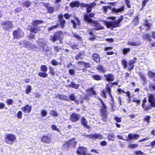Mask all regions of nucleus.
I'll use <instances>...</instances> for the list:
<instances>
[{
  "instance_id": "f257e3e1",
  "label": "nucleus",
  "mask_w": 155,
  "mask_h": 155,
  "mask_svg": "<svg viewBox=\"0 0 155 155\" xmlns=\"http://www.w3.org/2000/svg\"><path fill=\"white\" fill-rule=\"evenodd\" d=\"M84 19L87 22L91 23L92 24V26L94 27V29L95 30H100L103 29L104 28L97 22L93 21L91 18L89 17L87 14L84 15Z\"/></svg>"
},
{
  "instance_id": "f03ea898",
  "label": "nucleus",
  "mask_w": 155,
  "mask_h": 155,
  "mask_svg": "<svg viewBox=\"0 0 155 155\" xmlns=\"http://www.w3.org/2000/svg\"><path fill=\"white\" fill-rule=\"evenodd\" d=\"M123 16H121V17L117 20L112 21H104V23L107 27H117L120 26V23L123 20Z\"/></svg>"
},
{
  "instance_id": "7ed1b4c3",
  "label": "nucleus",
  "mask_w": 155,
  "mask_h": 155,
  "mask_svg": "<svg viewBox=\"0 0 155 155\" xmlns=\"http://www.w3.org/2000/svg\"><path fill=\"white\" fill-rule=\"evenodd\" d=\"M5 139L6 143L12 145L16 140V137L14 135L8 134L5 136Z\"/></svg>"
},
{
  "instance_id": "20e7f679",
  "label": "nucleus",
  "mask_w": 155,
  "mask_h": 155,
  "mask_svg": "<svg viewBox=\"0 0 155 155\" xmlns=\"http://www.w3.org/2000/svg\"><path fill=\"white\" fill-rule=\"evenodd\" d=\"M12 35L14 39H18L23 37L24 33L21 29L18 28L14 30L13 32Z\"/></svg>"
},
{
  "instance_id": "39448f33",
  "label": "nucleus",
  "mask_w": 155,
  "mask_h": 155,
  "mask_svg": "<svg viewBox=\"0 0 155 155\" xmlns=\"http://www.w3.org/2000/svg\"><path fill=\"white\" fill-rule=\"evenodd\" d=\"M96 5V4L94 2L90 4H87L84 3H81L80 5L82 7H87V12L89 13L92 11V8L94 7Z\"/></svg>"
},
{
  "instance_id": "423d86ee",
  "label": "nucleus",
  "mask_w": 155,
  "mask_h": 155,
  "mask_svg": "<svg viewBox=\"0 0 155 155\" xmlns=\"http://www.w3.org/2000/svg\"><path fill=\"white\" fill-rule=\"evenodd\" d=\"M77 143V142L75 141L74 138L72 139L69 141L66 142L64 145L68 147H74Z\"/></svg>"
},
{
  "instance_id": "0eeeda50",
  "label": "nucleus",
  "mask_w": 155,
  "mask_h": 155,
  "mask_svg": "<svg viewBox=\"0 0 155 155\" xmlns=\"http://www.w3.org/2000/svg\"><path fill=\"white\" fill-rule=\"evenodd\" d=\"M148 101L150 103V106L152 107H155V98L153 95L151 94H149L148 95Z\"/></svg>"
},
{
  "instance_id": "6e6552de",
  "label": "nucleus",
  "mask_w": 155,
  "mask_h": 155,
  "mask_svg": "<svg viewBox=\"0 0 155 155\" xmlns=\"http://www.w3.org/2000/svg\"><path fill=\"white\" fill-rule=\"evenodd\" d=\"M62 35L63 33L62 31L57 32L54 34L53 36H51V39L53 42H54L57 40L60 39V38Z\"/></svg>"
},
{
  "instance_id": "1a4fd4ad",
  "label": "nucleus",
  "mask_w": 155,
  "mask_h": 155,
  "mask_svg": "<svg viewBox=\"0 0 155 155\" xmlns=\"http://www.w3.org/2000/svg\"><path fill=\"white\" fill-rule=\"evenodd\" d=\"M87 149L84 147H80L77 150V153L78 155H86Z\"/></svg>"
},
{
  "instance_id": "9d476101",
  "label": "nucleus",
  "mask_w": 155,
  "mask_h": 155,
  "mask_svg": "<svg viewBox=\"0 0 155 155\" xmlns=\"http://www.w3.org/2000/svg\"><path fill=\"white\" fill-rule=\"evenodd\" d=\"M2 26L4 29L6 30H8L10 28H12L13 25L12 23L10 21H7L3 22L2 24Z\"/></svg>"
},
{
  "instance_id": "9b49d317",
  "label": "nucleus",
  "mask_w": 155,
  "mask_h": 155,
  "mask_svg": "<svg viewBox=\"0 0 155 155\" xmlns=\"http://www.w3.org/2000/svg\"><path fill=\"white\" fill-rule=\"evenodd\" d=\"M125 9V6H122L119 8H114L112 9L111 10L113 13L114 14L121 13L123 12Z\"/></svg>"
},
{
  "instance_id": "f8f14e48",
  "label": "nucleus",
  "mask_w": 155,
  "mask_h": 155,
  "mask_svg": "<svg viewBox=\"0 0 155 155\" xmlns=\"http://www.w3.org/2000/svg\"><path fill=\"white\" fill-rule=\"evenodd\" d=\"M28 29L31 32L34 33H36L38 32L41 31V29L40 27L38 26H35L32 27L29 25L28 27Z\"/></svg>"
},
{
  "instance_id": "ddd939ff",
  "label": "nucleus",
  "mask_w": 155,
  "mask_h": 155,
  "mask_svg": "<svg viewBox=\"0 0 155 155\" xmlns=\"http://www.w3.org/2000/svg\"><path fill=\"white\" fill-rule=\"evenodd\" d=\"M19 43V44L21 45H22L24 47L28 48L30 49L31 48V43L29 42L26 41L25 40L21 41Z\"/></svg>"
},
{
  "instance_id": "4468645a",
  "label": "nucleus",
  "mask_w": 155,
  "mask_h": 155,
  "mask_svg": "<svg viewBox=\"0 0 155 155\" xmlns=\"http://www.w3.org/2000/svg\"><path fill=\"white\" fill-rule=\"evenodd\" d=\"M80 117V115L79 114L74 113L71 116L70 120L73 122H76L79 120Z\"/></svg>"
},
{
  "instance_id": "2eb2a0df",
  "label": "nucleus",
  "mask_w": 155,
  "mask_h": 155,
  "mask_svg": "<svg viewBox=\"0 0 155 155\" xmlns=\"http://www.w3.org/2000/svg\"><path fill=\"white\" fill-rule=\"evenodd\" d=\"M31 106L27 104L25 107H21V109L25 113H29L31 112Z\"/></svg>"
},
{
  "instance_id": "dca6fc26",
  "label": "nucleus",
  "mask_w": 155,
  "mask_h": 155,
  "mask_svg": "<svg viewBox=\"0 0 155 155\" xmlns=\"http://www.w3.org/2000/svg\"><path fill=\"white\" fill-rule=\"evenodd\" d=\"M47 9L48 12L50 13H52L54 11V8L50 5L49 4L45 3L43 4Z\"/></svg>"
},
{
  "instance_id": "f3484780",
  "label": "nucleus",
  "mask_w": 155,
  "mask_h": 155,
  "mask_svg": "<svg viewBox=\"0 0 155 155\" xmlns=\"http://www.w3.org/2000/svg\"><path fill=\"white\" fill-rule=\"evenodd\" d=\"M91 138L93 139H101L103 138L102 135L99 134L95 133L94 134H91L90 136Z\"/></svg>"
},
{
  "instance_id": "a211bd4d",
  "label": "nucleus",
  "mask_w": 155,
  "mask_h": 155,
  "mask_svg": "<svg viewBox=\"0 0 155 155\" xmlns=\"http://www.w3.org/2000/svg\"><path fill=\"white\" fill-rule=\"evenodd\" d=\"M139 136V135L137 134H129L128 135V137H126L127 138L128 137V139L130 140L132 139L136 140L138 138Z\"/></svg>"
},
{
  "instance_id": "6ab92c4d",
  "label": "nucleus",
  "mask_w": 155,
  "mask_h": 155,
  "mask_svg": "<svg viewBox=\"0 0 155 155\" xmlns=\"http://www.w3.org/2000/svg\"><path fill=\"white\" fill-rule=\"evenodd\" d=\"M106 79L108 81H113L114 79V76L112 74H107L104 75Z\"/></svg>"
},
{
  "instance_id": "aec40b11",
  "label": "nucleus",
  "mask_w": 155,
  "mask_h": 155,
  "mask_svg": "<svg viewBox=\"0 0 155 155\" xmlns=\"http://www.w3.org/2000/svg\"><path fill=\"white\" fill-rule=\"evenodd\" d=\"M41 141L47 143H50L51 142L50 137L46 135L44 136L41 138Z\"/></svg>"
},
{
  "instance_id": "412c9836",
  "label": "nucleus",
  "mask_w": 155,
  "mask_h": 155,
  "mask_svg": "<svg viewBox=\"0 0 155 155\" xmlns=\"http://www.w3.org/2000/svg\"><path fill=\"white\" fill-rule=\"evenodd\" d=\"M81 123L82 125L85 127L87 129H89L90 127L87 124V121L84 117H82L81 119Z\"/></svg>"
},
{
  "instance_id": "4be33fe9",
  "label": "nucleus",
  "mask_w": 155,
  "mask_h": 155,
  "mask_svg": "<svg viewBox=\"0 0 155 155\" xmlns=\"http://www.w3.org/2000/svg\"><path fill=\"white\" fill-rule=\"evenodd\" d=\"M37 42L39 46L42 47L43 48H44L46 44V41L43 39L40 40Z\"/></svg>"
},
{
  "instance_id": "5701e85b",
  "label": "nucleus",
  "mask_w": 155,
  "mask_h": 155,
  "mask_svg": "<svg viewBox=\"0 0 155 155\" xmlns=\"http://www.w3.org/2000/svg\"><path fill=\"white\" fill-rule=\"evenodd\" d=\"M68 86L70 87L77 89H78V88L79 87L80 84H76L74 82H71L70 83V84Z\"/></svg>"
},
{
  "instance_id": "b1692460",
  "label": "nucleus",
  "mask_w": 155,
  "mask_h": 155,
  "mask_svg": "<svg viewBox=\"0 0 155 155\" xmlns=\"http://www.w3.org/2000/svg\"><path fill=\"white\" fill-rule=\"evenodd\" d=\"M128 44L133 46H137L140 45V43L138 41H129Z\"/></svg>"
},
{
  "instance_id": "393cba45",
  "label": "nucleus",
  "mask_w": 155,
  "mask_h": 155,
  "mask_svg": "<svg viewBox=\"0 0 155 155\" xmlns=\"http://www.w3.org/2000/svg\"><path fill=\"white\" fill-rule=\"evenodd\" d=\"M94 60L96 62L98 63L100 61V57L97 54H94L93 56Z\"/></svg>"
},
{
  "instance_id": "a878e982",
  "label": "nucleus",
  "mask_w": 155,
  "mask_h": 155,
  "mask_svg": "<svg viewBox=\"0 0 155 155\" xmlns=\"http://www.w3.org/2000/svg\"><path fill=\"white\" fill-rule=\"evenodd\" d=\"M56 97H58L61 100H63L65 101L68 100V98L67 97L62 94H58L56 95Z\"/></svg>"
},
{
  "instance_id": "bb28decb",
  "label": "nucleus",
  "mask_w": 155,
  "mask_h": 155,
  "mask_svg": "<svg viewBox=\"0 0 155 155\" xmlns=\"http://www.w3.org/2000/svg\"><path fill=\"white\" fill-rule=\"evenodd\" d=\"M80 3L78 1H75L73 2L70 3V5L71 8H74V7H79L80 6Z\"/></svg>"
},
{
  "instance_id": "cd10ccee",
  "label": "nucleus",
  "mask_w": 155,
  "mask_h": 155,
  "mask_svg": "<svg viewBox=\"0 0 155 155\" xmlns=\"http://www.w3.org/2000/svg\"><path fill=\"white\" fill-rule=\"evenodd\" d=\"M142 107L145 110H150L151 109V106L149 105L146 106L145 104L143 102L142 105Z\"/></svg>"
},
{
  "instance_id": "c85d7f7f",
  "label": "nucleus",
  "mask_w": 155,
  "mask_h": 155,
  "mask_svg": "<svg viewBox=\"0 0 155 155\" xmlns=\"http://www.w3.org/2000/svg\"><path fill=\"white\" fill-rule=\"evenodd\" d=\"M44 22V21L42 20H34L32 22V25L35 26H37L39 24H42Z\"/></svg>"
},
{
  "instance_id": "c756f323",
  "label": "nucleus",
  "mask_w": 155,
  "mask_h": 155,
  "mask_svg": "<svg viewBox=\"0 0 155 155\" xmlns=\"http://www.w3.org/2000/svg\"><path fill=\"white\" fill-rule=\"evenodd\" d=\"M92 78L97 81H99L102 79V77L99 75L96 74L92 76Z\"/></svg>"
},
{
  "instance_id": "7c9ffc66",
  "label": "nucleus",
  "mask_w": 155,
  "mask_h": 155,
  "mask_svg": "<svg viewBox=\"0 0 155 155\" xmlns=\"http://www.w3.org/2000/svg\"><path fill=\"white\" fill-rule=\"evenodd\" d=\"M31 3L29 1H26L23 3L22 5L23 6L28 8L30 5Z\"/></svg>"
},
{
  "instance_id": "2f4dec72",
  "label": "nucleus",
  "mask_w": 155,
  "mask_h": 155,
  "mask_svg": "<svg viewBox=\"0 0 155 155\" xmlns=\"http://www.w3.org/2000/svg\"><path fill=\"white\" fill-rule=\"evenodd\" d=\"M144 25L145 26L148 27V28H147V30H149L150 28L151 27V24L148 22V20H146L144 21Z\"/></svg>"
},
{
  "instance_id": "473e14b6",
  "label": "nucleus",
  "mask_w": 155,
  "mask_h": 155,
  "mask_svg": "<svg viewBox=\"0 0 155 155\" xmlns=\"http://www.w3.org/2000/svg\"><path fill=\"white\" fill-rule=\"evenodd\" d=\"M148 75L149 78L155 77V73L151 71H149L148 73Z\"/></svg>"
},
{
  "instance_id": "72a5a7b5",
  "label": "nucleus",
  "mask_w": 155,
  "mask_h": 155,
  "mask_svg": "<svg viewBox=\"0 0 155 155\" xmlns=\"http://www.w3.org/2000/svg\"><path fill=\"white\" fill-rule=\"evenodd\" d=\"M106 90H107V91L108 92V93L110 95V96L111 97L112 99V96L111 95V90L110 88V86L109 85V84H107L106 86Z\"/></svg>"
},
{
  "instance_id": "f704fd0d",
  "label": "nucleus",
  "mask_w": 155,
  "mask_h": 155,
  "mask_svg": "<svg viewBox=\"0 0 155 155\" xmlns=\"http://www.w3.org/2000/svg\"><path fill=\"white\" fill-rule=\"evenodd\" d=\"M83 53L82 52H80L79 53L77 54L75 57L76 59L77 60H78L80 59H82L83 57Z\"/></svg>"
},
{
  "instance_id": "c9c22d12",
  "label": "nucleus",
  "mask_w": 155,
  "mask_h": 155,
  "mask_svg": "<svg viewBox=\"0 0 155 155\" xmlns=\"http://www.w3.org/2000/svg\"><path fill=\"white\" fill-rule=\"evenodd\" d=\"M69 97L71 100L74 101L76 103L78 102V101L76 99L75 96L74 94H70L69 95Z\"/></svg>"
},
{
  "instance_id": "e433bc0d",
  "label": "nucleus",
  "mask_w": 155,
  "mask_h": 155,
  "mask_svg": "<svg viewBox=\"0 0 155 155\" xmlns=\"http://www.w3.org/2000/svg\"><path fill=\"white\" fill-rule=\"evenodd\" d=\"M41 70L43 72H46L48 70L47 67L45 65H42L40 68Z\"/></svg>"
},
{
  "instance_id": "4c0bfd02",
  "label": "nucleus",
  "mask_w": 155,
  "mask_h": 155,
  "mask_svg": "<svg viewBox=\"0 0 155 155\" xmlns=\"http://www.w3.org/2000/svg\"><path fill=\"white\" fill-rule=\"evenodd\" d=\"M122 64L123 65L124 68H126L127 67V61L125 59L123 58L121 62Z\"/></svg>"
},
{
  "instance_id": "58836bf2",
  "label": "nucleus",
  "mask_w": 155,
  "mask_h": 155,
  "mask_svg": "<svg viewBox=\"0 0 155 155\" xmlns=\"http://www.w3.org/2000/svg\"><path fill=\"white\" fill-rule=\"evenodd\" d=\"M139 18H138V16H136L135 18L133 21V23L135 25H138L139 24L138 22V20H139Z\"/></svg>"
},
{
  "instance_id": "ea45409f",
  "label": "nucleus",
  "mask_w": 155,
  "mask_h": 155,
  "mask_svg": "<svg viewBox=\"0 0 155 155\" xmlns=\"http://www.w3.org/2000/svg\"><path fill=\"white\" fill-rule=\"evenodd\" d=\"M54 51L56 52H58L62 49V47L58 46H55L54 47Z\"/></svg>"
},
{
  "instance_id": "a19ab883",
  "label": "nucleus",
  "mask_w": 155,
  "mask_h": 155,
  "mask_svg": "<svg viewBox=\"0 0 155 155\" xmlns=\"http://www.w3.org/2000/svg\"><path fill=\"white\" fill-rule=\"evenodd\" d=\"M38 75L42 78H46L48 76V74L45 72H39L38 74Z\"/></svg>"
},
{
  "instance_id": "79ce46f5",
  "label": "nucleus",
  "mask_w": 155,
  "mask_h": 155,
  "mask_svg": "<svg viewBox=\"0 0 155 155\" xmlns=\"http://www.w3.org/2000/svg\"><path fill=\"white\" fill-rule=\"evenodd\" d=\"M50 114L52 116L54 117H57L58 116V113L55 110H51L50 112Z\"/></svg>"
},
{
  "instance_id": "37998d69",
  "label": "nucleus",
  "mask_w": 155,
  "mask_h": 155,
  "mask_svg": "<svg viewBox=\"0 0 155 155\" xmlns=\"http://www.w3.org/2000/svg\"><path fill=\"white\" fill-rule=\"evenodd\" d=\"M59 21L60 22V26L61 28H63L64 26V25L65 23V21L63 19H61Z\"/></svg>"
},
{
  "instance_id": "c03bdc74",
  "label": "nucleus",
  "mask_w": 155,
  "mask_h": 155,
  "mask_svg": "<svg viewBox=\"0 0 155 155\" xmlns=\"http://www.w3.org/2000/svg\"><path fill=\"white\" fill-rule=\"evenodd\" d=\"M97 69L99 71H101L102 72H104L106 71V70L105 69H104L103 67L101 65L99 66Z\"/></svg>"
},
{
  "instance_id": "a18cd8bd",
  "label": "nucleus",
  "mask_w": 155,
  "mask_h": 155,
  "mask_svg": "<svg viewBox=\"0 0 155 155\" xmlns=\"http://www.w3.org/2000/svg\"><path fill=\"white\" fill-rule=\"evenodd\" d=\"M107 138L109 140L113 141L115 138V136L113 134H109Z\"/></svg>"
},
{
  "instance_id": "49530a36",
  "label": "nucleus",
  "mask_w": 155,
  "mask_h": 155,
  "mask_svg": "<svg viewBox=\"0 0 155 155\" xmlns=\"http://www.w3.org/2000/svg\"><path fill=\"white\" fill-rule=\"evenodd\" d=\"M139 76H140L141 79L143 80L144 81H145L146 80V78L145 76L142 73H139Z\"/></svg>"
},
{
  "instance_id": "de8ad7c7",
  "label": "nucleus",
  "mask_w": 155,
  "mask_h": 155,
  "mask_svg": "<svg viewBox=\"0 0 155 155\" xmlns=\"http://www.w3.org/2000/svg\"><path fill=\"white\" fill-rule=\"evenodd\" d=\"M31 86L30 85H28L27 86V88L26 91V94H28L31 91Z\"/></svg>"
},
{
  "instance_id": "09e8293b",
  "label": "nucleus",
  "mask_w": 155,
  "mask_h": 155,
  "mask_svg": "<svg viewBox=\"0 0 155 155\" xmlns=\"http://www.w3.org/2000/svg\"><path fill=\"white\" fill-rule=\"evenodd\" d=\"M51 64L54 66H56L58 65V64L61 65V63H59L56 60L54 59L53 60L51 61Z\"/></svg>"
},
{
  "instance_id": "8fccbe9b",
  "label": "nucleus",
  "mask_w": 155,
  "mask_h": 155,
  "mask_svg": "<svg viewBox=\"0 0 155 155\" xmlns=\"http://www.w3.org/2000/svg\"><path fill=\"white\" fill-rule=\"evenodd\" d=\"M41 114L42 116L45 117L47 116V113L46 110L42 109L41 110Z\"/></svg>"
},
{
  "instance_id": "3c124183",
  "label": "nucleus",
  "mask_w": 155,
  "mask_h": 155,
  "mask_svg": "<svg viewBox=\"0 0 155 155\" xmlns=\"http://www.w3.org/2000/svg\"><path fill=\"white\" fill-rule=\"evenodd\" d=\"M103 8L104 11L105 12H107L108 9H110V10L111 9V7L109 6H104Z\"/></svg>"
},
{
  "instance_id": "603ef678",
  "label": "nucleus",
  "mask_w": 155,
  "mask_h": 155,
  "mask_svg": "<svg viewBox=\"0 0 155 155\" xmlns=\"http://www.w3.org/2000/svg\"><path fill=\"white\" fill-rule=\"evenodd\" d=\"M58 26V24H57L55 25H53L51 27H49L48 28V31H51L53 30V29L57 28Z\"/></svg>"
},
{
  "instance_id": "864d4df0",
  "label": "nucleus",
  "mask_w": 155,
  "mask_h": 155,
  "mask_svg": "<svg viewBox=\"0 0 155 155\" xmlns=\"http://www.w3.org/2000/svg\"><path fill=\"white\" fill-rule=\"evenodd\" d=\"M130 48H125L123 49V52L124 54H126L130 51Z\"/></svg>"
},
{
  "instance_id": "5fc2aeb1",
  "label": "nucleus",
  "mask_w": 155,
  "mask_h": 155,
  "mask_svg": "<svg viewBox=\"0 0 155 155\" xmlns=\"http://www.w3.org/2000/svg\"><path fill=\"white\" fill-rule=\"evenodd\" d=\"M22 112L21 111H20L18 112L17 114V116L18 118L20 119L22 117Z\"/></svg>"
},
{
  "instance_id": "6e6d98bb",
  "label": "nucleus",
  "mask_w": 155,
  "mask_h": 155,
  "mask_svg": "<svg viewBox=\"0 0 155 155\" xmlns=\"http://www.w3.org/2000/svg\"><path fill=\"white\" fill-rule=\"evenodd\" d=\"M99 100L100 101L101 103L102 104V108L101 109H103V110H106L107 107L103 103V101H102V100L100 98H99Z\"/></svg>"
},
{
  "instance_id": "4d7b16f0",
  "label": "nucleus",
  "mask_w": 155,
  "mask_h": 155,
  "mask_svg": "<svg viewBox=\"0 0 155 155\" xmlns=\"http://www.w3.org/2000/svg\"><path fill=\"white\" fill-rule=\"evenodd\" d=\"M132 101L138 104H140V101L138 100L137 98L134 97Z\"/></svg>"
},
{
  "instance_id": "13d9d810",
  "label": "nucleus",
  "mask_w": 155,
  "mask_h": 155,
  "mask_svg": "<svg viewBox=\"0 0 155 155\" xmlns=\"http://www.w3.org/2000/svg\"><path fill=\"white\" fill-rule=\"evenodd\" d=\"M51 50V48L50 47H47V49H45V48H43V51L44 52H46L45 53V54L48 55V54L47 52L48 51H50Z\"/></svg>"
},
{
  "instance_id": "bf43d9fd",
  "label": "nucleus",
  "mask_w": 155,
  "mask_h": 155,
  "mask_svg": "<svg viewBox=\"0 0 155 155\" xmlns=\"http://www.w3.org/2000/svg\"><path fill=\"white\" fill-rule=\"evenodd\" d=\"M106 92L107 91H105L104 90H103L101 92V96L105 98H106Z\"/></svg>"
},
{
  "instance_id": "052dcab7",
  "label": "nucleus",
  "mask_w": 155,
  "mask_h": 155,
  "mask_svg": "<svg viewBox=\"0 0 155 155\" xmlns=\"http://www.w3.org/2000/svg\"><path fill=\"white\" fill-rule=\"evenodd\" d=\"M127 6L129 8H131V5H130V2L129 0H125L124 1Z\"/></svg>"
},
{
  "instance_id": "680f3d73",
  "label": "nucleus",
  "mask_w": 155,
  "mask_h": 155,
  "mask_svg": "<svg viewBox=\"0 0 155 155\" xmlns=\"http://www.w3.org/2000/svg\"><path fill=\"white\" fill-rule=\"evenodd\" d=\"M101 112L102 115L104 117H106L107 114L106 110L101 109Z\"/></svg>"
},
{
  "instance_id": "e2e57ef3",
  "label": "nucleus",
  "mask_w": 155,
  "mask_h": 155,
  "mask_svg": "<svg viewBox=\"0 0 155 155\" xmlns=\"http://www.w3.org/2000/svg\"><path fill=\"white\" fill-rule=\"evenodd\" d=\"M150 37V34L148 33H147L144 35L143 36V38L145 40L148 39Z\"/></svg>"
},
{
  "instance_id": "0e129e2a",
  "label": "nucleus",
  "mask_w": 155,
  "mask_h": 155,
  "mask_svg": "<svg viewBox=\"0 0 155 155\" xmlns=\"http://www.w3.org/2000/svg\"><path fill=\"white\" fill-rule=\"evenodd\" d=\"M138 146V145L137 144H131L128 145L129 148H132L134 147H136Z\"/></svg>"
},
{
  "instance_id": "69168bd1",
  "label": "nucleus",
  "mask_w": 155,
  "mask_h": 155,
  "mask_svg": "<svg viewBox=\"0 0 155 155\" xmlns=\"http://www.w3.org/2000/svg\"><path fill=\"white\" fill-rule=\"evenodd\" d=\"M51 127L53 130H57L58 132H59V130L57 128V126L56 125H51Z\"/></svg>"
},
{
  "instance_id": "338daca9",
  "label": "nucleus",
  "mask_w": 155,
  "mask_h": 155,
  "mask_svg": "<svg viewBox=\"0 0 155 155\" xmlns=\"http://www.w3.org/2000/svg\"><path fill=\"white\" fill-rule=\"evenodd\" d=\"M135 153L137 155L139 154L140 155H144V153L139 150L135 151Z\"/></svg>"
},
{
  "instance_id": "774afa93",
  "label": "nucleus",
  "mask_w": 155,
  "mask_h": 155,
  "mask_svg": "<svg viewBox=\"0 0 155 155\" xmlns=\"http://www.w3.org/2000/svg\"><path fill=\"white\" fill-rule=\"evenodd\" d=\"M151 117L150 116H146L144 119V120L146 121L148 124L150 122V118Z\"/></svg>"
}]
</instances>
